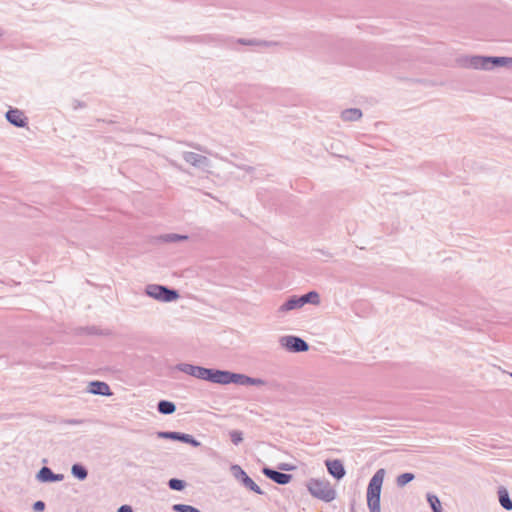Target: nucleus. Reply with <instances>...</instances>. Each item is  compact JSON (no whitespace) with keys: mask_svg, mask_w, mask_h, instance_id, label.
Instances as JSON below:
<instances>
[{"mask_svg":"<svg viewBox=\"0 0 512 512\" xmlns=\"http://www.w3.org/2000/svg\"><path fill=\"white\" fill-rule=\"evenodd\" d=\"M385 476L384 469H378L369 481L367 487V506L370 512H381L380 496Z\"/></svg>","mask_w":512,"mask_h":512,"instance_id":"1","label":"nucleus"},{"mask_svg":"<svg viewBox=\"0 0 512 512\" xmlns=\"http://www.w3.org/2000/svg\"><path fill=\"white\" fill-rule=\"evenodd\" d=\"M306 486L313 497L324 502H331L336 498V491L327 480L312 478Z\"/></svg>","mask_w":512,"mask_h":512,"instance_id":"2","label":"nucleus"},{"mask_svg":"<svg viewBox=\"0 0 512 512\" xmlns=\"http://www.w3.org/2000/svg\"><path fill=\"white\" fill-rule=\"evenodd\" d=\"M146 294L161 302H172L179 298V293L175 289L158 284H149L145 289Z\"/></svg>","mask_w":512,"mask_h":512,"instance_id":"3","label":"nucleus"},{"mask_svg":"<svg viewBox=\"0 0 512 512\" xmlns=\"http://www.w3.org/2000/svg\"><path fill=\"white\" fill-rule=\"evenodd\" d=\"M279 342L289 352H306L309 349L308 343L297 336H282Z\"/></svg>","mask_w":512,"mask_h":512,"instance_id":"4","label":"nucleus"},{"mask_svg":"<svg viewBox=\"0 0 512 512\" xmlns=\"http://www.w3.org/2000/svg\"><path fill=\"white\" fill-rule=\"evenodd\" d=\"M231 470L233 472V475L236 479L240 480L241 483L248 488L249 490L262 495L263 491L257 485L252 478H250L247 473L239 466V465H232Z\"/></svg>","mask_w":512,"mask_h":512,"instance_id":"5","label":"nucleus"},{"mask_svg":"<svg viewBox=\"0 0 512 512\" xmlns=\"http://www.w3.org/2000/svg\"><path fill=\"white\" fill-rule=\"evenodd\" d=\"M182 157L188 164L203 170L209 168L211 164L210 160L206 156L195 152L185 151L183 152Z\"/></svg>","mask_w":512,"mask_h":512,"instance_id":"6","label":"nucleus"},{"mask_svg":"<svg viewBox=\"0 0 512 512\" xmlns=\"http://www.w3.org/2000/svg\"><path fill=\"white\" fill-rule=\"evenodd\" d=\"M6 120L15 127L24 128L28 125V118L18 108H10L5 114Z\"/></svg>","mask_w":512,"mask_h":512,"instance_id":"7","label":"nucleus"},{"mask_svg":"<svg viewBox=\"0 0 512 512\" xmlns=\"http://www.w3.org/2000/svg\"><path fill=\"white\" fill-rule=\"evenodd\" d=\"M262 472L267 478L280 485H286L292 479L291 474L282 473L268 467L263 468Z\"/></svg>","mask_w":512,"mask_h":512,"instance_id":"8","label":"nucleus"},{"mask_svg":"<svg viewBox=\"0 0 512 512\" xmlns=\"http://www.w3.org/2000/svg\"><path fill=\"white\" fill-rule=\"evenodd\" d=\"M325 465L328 473L337 480H341L346 474L342 461L338 459L326 460Z\"/></svg>","mask_w":512,"mask_h":512,"instance_id":"9","label":"nucleus"},{"mask_svg":"<svg viewBox=\"0 0 512 512\" xmlns=\"http://www.w3.org/2000/svg\"><path fill=\"white\" fill-rule=\"evenodd\" d=\"M40 482H59L64 479L63 474H55L49 467H42L36 475Z\"/></svg>","mask_w":512,"mask_h":512,"instance_id":"10","label":"nucleus"},{"mask_svg":"<svg viewBox=\"0 0 512 512\" xmlns=\"http://www.w3.org/2000/svg\"><path fill=\"white\" fill-rule=\"evenodd\" d=\"M464 66L476 70H488L487 56H471L464 60Z\"/></svg>","mask_w":512,"mask_h":512,"instance_id":"11","label":"nucleus"},{"mask_svg":"<svg viewBox=\"0 0 512 512\" xmlns=\"http://www.w3.org/2000/svg\"><path fill=\"white\" fill-rule=\"evenodd\" d=\"M88 392L94 395L110 396L112 392L107 383L101 381H92L89 383Z\"/></svg>","mask_w":512,"mask_h":512,"instance_id":"12","label":"nucleus"},{"mask_svg":"<svg viewBox=\"0 0 512 512\" xmlns=\"http://www.w3.org/2000/svg\"><path fill=\"white\" fill-rule=\"evenodd\" d=\"M231 372L227 370L212 369L209 382L221 385L230 384Z\"/></svg>","mask_w":512,"mask_h":512,"instance_id":"13","label":"nucleus"},{"mask_svg":"<svg viewBox=\"0 0 512 512\" xmlns=\"http://www.w3.org/2000/svg\"><path fill=\"white\" fill-rule=\"evenodd\" d=\"M303 307L302 306V303L300 301V297L298 296H292L290 297L287 301H285L279 308H278V313L279 314H284L288 311H291V310H294V309H298V308H301Z\"/></svg>","mask_w":512,"mask_h":512,"instance_id":"14","label":"nucleus"},{"mask_svg":"<svg viewBox=\"0 0 512 512\" xmlns=\"http://www.w3.org/2000/svg\"><path fill=\"white\" fill-rule=\"evenodd\" d=\"M362 117V111L358 108L345 109L341 113L343 121H357Z\"/></svg>","mask_w":512,"mask_h":512,"instance_id":"15","label":"nucleus"},{"mask_svg":"<svg viewBox=\"0 0 512 512\" xmlns=\"http://www.w3.org/2000/svg\"><path fill=\"white\" fill-rule=\"evenodd\" d=\"M157 410L163 415H170L176 411V405L168 400H161L157 404Z\"/></svg>","mask_w":512,"mask_h":512,"instance_id":"16","label":"nucleus"},{"mask_svg":"<svg viewBox=\"0 0 512 512\" xmlns=\"http://www.w3.org/2000/svg\"><path fill=\"white\" fill-rule=\"evenodd\" d=\"M498 496H499V502H500L501 506L505 510H508V511L512 510V499L510 498L509 493L505 488L501 487L498 490Z\"/></svg>","mask_w":512,"mask_h":512,"instance_id":"17","label":"nucleus"},{"mask_svg":"<svg viewBox=\"0 0 512 512\" xmlns=\"http://www.w3.org/2000/svg\"><path fill=\"white\" fill-rule=\"evenodd\" d=\"M71 474L73 475V477H75L76 479L80 480V481H83L87 478L88 476V471L87 469L82 465V464H73L72 467H71Z\"/></svg>","mask_w":512,"mask_h":512,"instance_id":"18","label":"nucleus"},{"mask_svg":"<svg viewBox=\"0 0 512 512\" xmlns=\"http://www.w3.org/2000/svg\"><path fill=\"white\" fill-rule=\"evenodd\" d=\"M487 60H488V70H490L493 67L504 66L508 62H510L512 59L508 58V57H492V56H487Z\"/></svg>","mask_w":512,"mask_h":512,"instance_id":"19","label":"nucleus"},{"mask_svg":"<svg viewBox=\"0 0 512 512\" xmlns=\"http://www.w3.org/2000/svg\"><path fill=\"white\" fill-rule=\"evenodd\" d=\"M229 377L230 383H234L241 386L249 385L250 376L241 373L231 372V375Z\"/></svg>","mask_w":512,"mask_h":512,"instance_id":"20","label":"nucleus"},{"mask_svg":"<svg viewBox=\"0 0 512 512\" xmlns=\"http://www.w3.org/2000/svg\"><path fill=\"white\" fill-rule=\"evenodd\" d=\"M299 297H300L302 306H304L307 303L316 305V304H319V302H320L319 294L316 291H310V292H308L302 296H299Z\"/></svg>","mask_w":512,"mask_h":512,"instance_id":"21","label":"nucleus"},{"mask_svg":"<svg viewBox=\"0 0 512 512\" xmlns=\"http://www.w3.org/2000/svg\"><path fill=\"white\" fill-rule=\"evenodd\" d=\"M211 368L196 366L194 377L197 379L209 381L211 375Z\"/></svg>","mask_w":512,"mask_h":512,"instance_id":"22","label":"nucleus"},{"mask_svg":"<svg viewBox=\"0 0 512 512\" xmlns=\"http://www.w3.org/2000/svg\"><path fill=\"white\" fill-rule=\"evenodd\" d=\"M182 434L183 433L176 431H160L157 433V437L161 439L181 441Z\"/></svg>","mask_w":512,"mask_h":512,"instance_id":"23","label":"nucleus"},{"mask_svg":"<svg viewBox=\"0 0 512 512\" xmlns=\"http://www.w3.org/2000/svg\"><path fill=\"white\" fill-rule=\"evenodd\" d=\"M427 501L433 512H442L441 502L435 494L428 493Z\"/></svg>","mask_w":512,"mask_h":512,"instance_id":"24","label":"nucleus"},{"mask_svg":"<svg viewBox=\"0 0 512 512\" xmlns=\"http://www.w3.org/2000/svg\"><path fill=\"white\" fill-rule=\"evenodd\" d=\"M175 368L178 371H181L185 374H188V375L194 377L196 365H192V364H188V363H180V364H177Z\"/></svg>","mask_w":512,"mask_h":512,"instance_id":"25","label":"nucleus"},{"mask_svg":"<svg viewBox=\"0 0 512 512\" xmlns=\"http://www.w3.org/2000/svg\"><path fill=\"white\" fill-rule=\"evenodd\" d=\"M415 478L413 473H403L396 479V483L399 487H403Z\"/></svg>","mask_w":512,"mask_h":512,"instance_id":"26","label":"nucleus"},{"mask_svg":"<svg viewBox=\"0 0 512 512\" xmlns=\"http://www.w3.org/2000/svg\"><path fill=\"white\" fill-rule=\"evenodd\" d=\"M185 481L181 480V479H177V478H172L168 481V487L171 489V490H175V491H181L185 488Z\"/></svg>","mask_w":512,"mask_h":512,"instance_id":"27","label":"nucleus"},{"mask_svg":"<svg viewBox=\"0 0 512 512\" xmlns=\"http://www.w3.org/2000/svg\"><path fill=\"white\" fill-rule=\"evenodd\" d=\"M172 509L175 512H201L198 508L187 504H175Z\"/></svg>","mask_w":512,"mask_h":512,"instance_id":"28","label":"nucleus"},{"mask_svg":"<svg viewBox=\"0 0 512 512\" xmlns=\"http://www.w3.org/2000/svg\"><path fill=\"white\" fill-rule=\"evenodd\" d=\"M229 436L234 445H238L243 441V433L239 430L230 431Z\"/></svg>","mask_w":512,"mask_h":512,"instance_id":"29","label":"nucleus"},{"mask_svg":"<svg viewBox=\"0 0 512 512\" xmlns=\"http://www.w3.org/2000/svg\"><path fill=\"white\" fill-rule=\"evenodd\" d=\"M181 442L190 444L193 447H199L201 445V443L198 440H196L192 435L186 433L182 434Z\"/></svg>","mask_w":512,"mask_h":512,"instance_id":"30","label":"nucleus"},{"mask_svg":"<svg viewBox=\"0 0 512 512\" xmlns=\"http://www.w3.org/2000/svg\"><path fill=\"white\" fill-rule=\"evenodd\" d=\"M181 442L190 444L193 447H199L201 445V443L198 440H196L192 435L186 433L182 434Z\"/></svg>","mask_w":512,"mask_h":512,"instance_id":"31","label":"nucleus"},{"mask_svg":"<svg viewBox=\"0 0 512 512\" xmlns=\"http://www.w3.org/2000/svg\"><path fill=\"white\" fill-rule=\"evenodd\" d=\"M188 237L185 236V235H179V234H175V233H171V234H166L162 237V239L165 241V242H177V241H180V240H184V239H187Z\"/></svg>","mask_w":512,"mask_h":512,"instance_id":"32","label":"nucleus"},{"mask_svg":"<svg viewBox=\"0 0 512 512\" xmlns=\"http://www.w3.org/2000/svg\"><path fill=\"white\" fill-rule=\"evenodd\" d=\"M249 385H252V386H263V385H266V381L261 379V378L250 377Z\"/></svg>","mask_w":512,"mask_h":512,"instance_id":"33","label":"nucleus"},{"mask_svg":"<svg viewBox=\"0 0 512 512\" xmlns=\"http://www.w3.org/2000/svg\"><path fill=\"white\" fill-rule=\"evenodd\" d=\"M44 509H45V503L43 501H41V500L36 501L33 504V510L35 512H42Z\"/></svg>","mask_w":512,"mask_h":512,"instance_id":"34","label":"nucleus"},{"mask_svg":"<svg viewBox=\"0 0 512 512\" xmlns=\"http://www.w3.org/2000/svg\"><path fill=\"white\" fill-rule=\"evenodd\" d=\"M117 512H133V509L129 505H122L118 508Z\"/></svg>","mask_w":512,"mask_h":512,"instance_id":"35","label":"nucleus"},{"mask_svg":"<svg viewBox=\"0 0 512 512\" xmlns=\"http://www.w3.org/2000/svg\"><path fill=\"white\" fill-rule=\"evenodd\" d=\"M238 42L243 45H256L257 42L255 40H246V39H239Z\"/></svg>","mask_w":512,"mask_h":512,"instance_id":"36","label":"nucleus"},{"mask_svg":"<svg viewBox=\"0 0 512 512\" xmlns=\"http://www.w3.org/2000/svg\"><path fill=\"white\" fill-rule=\"evenodd\" d=\"M236 167H237V168H239V169H242V170L246 171L247 173H252V172H253V170H254V168H253V167H251V166H245V165H243V166H239V165H237Z\"/></svg>","mask_w":512,"mask_h":512,"instance_id":"37","label":"nucleus"},{"mask_svg":"<svg viewBox=\"0 0 512 512\" xmlns=\"http://www.w3.org/2000/svg\"><path fill=\"white\" fill-rule=\"evenodd\" d=\"M279 469H281V470H285V471H288V470H291V469H292V467H291L289 464H281V465L279 466Z\"/></svg>","mask_w":512,"mask_h":512,"instance_id":"38","label":"nucleus"},{"mask_svg":"<svg viewBox=\"0 0 512 512\" xmlns=\"http://www.w3.org/2000/svg\"><path fill=\"white\" fill-rule=\"evenodd\" d=\"M82 421L81 420H77V419H71V420H68L67 423L68 424H71V425H78L80 424Z\"/></svg>","mask_w":512,"mask_h":512,"instance_id":"39","label":"nucleus"},{"mask_svg":"<svg viewBox=\"0 0 512 512\" xmlns=\"http://www.w3.org/2000/svg\"><path fill=\"white\" fill-rule=\"evenodd\" d=\"M83 107V104L80 101H74L73 108L76 110L78 108Z\"/></svg>","mask_w":512,"mask_h":512,"instance_id":"40","label":"nucleus"},{"mask_svg":"<svg viewBox=\"0 0 512 512\" xmlns=\"http://www.w3.org/2000/svg\"><path fill=\"white\" fill-rule=\"evenodd\" d=\"M170 164L177 169H181V166H179L175 161H170Z\"/></svg>","mask_w":512,"mask_h":512,"instance_id":"41","label":"nucleus"},{"mask_svg":"<svg viewBox=\"0 0 512 512\" xmlns=\"http://www.w3.org/2000/svg\"><path fill=\"white\" fill-rule=\"evenodd\" d=\"M194 148H195V149H197V150H199V151H203V148H202L201 146H199V145L194 146Z\"/></svg>","mask_w":512,"mask_h":512,"instance_id":"42","label":"nucleus"},{"mask_svg":"<svg viewBox=\"0 0 512 512\" xmlns=\"http://www.w3.org/2000/svg\"><path fill=\"white\" fill-rule=\"evenodd\" d=\"M510 375H511V377H512V373H511Z\"/></svg>","mask_w":512,"mask_h":512,"instance_id":"43","label":"nucleus"}]
</instances>
